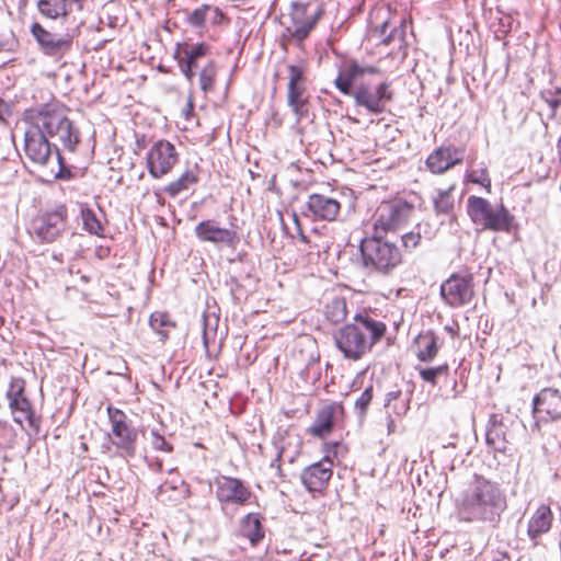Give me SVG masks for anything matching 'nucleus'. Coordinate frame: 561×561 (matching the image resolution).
Listing matches in <instances>:
<instances>
[{
	"mask_svg": "<svg viewBox=\"0 0 561 561\" xmlns=\"http://www.w3.org/2000/svg\"><path fill=\"white\" fill-rule=\"evenodd\" d=\"M421 379L432 386H436L437 379L443 376H447L449 373V366L444 363L435 367L417 368Z\"/></svg>",
	"mask_w": 561,
	"mask_h": 561,
	"instance_id": "nucleus-37",
	"label": "nucleus"
},
{
	"mask_svg": "<svg viewBox=\"0 0 561 561\" xmlns=\"http://www.w3.org/2000/svg\"><path fill=\"white\" fill-rule=\"evenodd\" d=\"M552 523V512L548 505H540L528 520V536L531 539L546 534L550 530Z\"/></svg>",
	"mask_w": 561,
	"mask_h": 561,
	"instance_id": "nucleus-28",
	"label": "nucleus"
},
{
	"mask_svg": "<svg viewBox=\"0 0 561 561\" xmlns=\"http://www.w3.org/2000/svg\"><path fill=\"white\" fill-rule=\"evenodd\" d=\"M362 69H363V76L365 75H373V73H377L378 72V68L374 67V66H362Z\"/></svg>",
	"mask_w": 561,
	"mask_h": 561,
	"instance_id": "nucleus-55",
	"label": "nucleus"
},
{
	"mask_svg": "<svg viewBox=\"0 0 561 561\" xmlns=\"http://www.w3.org/2000/svg\"><path fill=\"white\" fill-rule=\"evenodd\" d=\"M68 229V209L66 205H57L53 209L39 211L28 225V233L39 243L48 244L58 241Z\"/></svg>",
	"mask_w": 561,
	"mask_h": 561,
	"instance_id": "nucleus-6",
	"label": "nucleus"
},
{
	"mask_svg": "<svg viewBox=\"0 0 561 561\" xmlns=\"http://www.w3.org/2000/svg\"><path fill=\"white\" fill-rule=\"evenodd\" d=\"M445 330L448 331L451 335H456V331L451 327H445Z\"/></svg>",
	"mask_w": 561,
	"mask_h": 561,
	"instance_id": "nucleus-58",
	"label": "nucleus"
},
{
	"mask_svg": "<svg viewBox=\"0 0 561 561\" xmlns=\"http://www.w3.org/2000/svg\"><path fill=\"white\" fill-rule=\"evenodd\" d=\"M4 107L5 103L3 102V100L0 99V118H2Z\"/></svg>",
	"mask_w": 561,
	"mask_h": 561,
	"instance_id": "nucleus-57",
	"label": "nucleus"
},
{
	"mask_svg": "<svg viewBox=\"0 0 561 561\" xmlns=\"http://www.w3.org/2000/svg\"><path fill=\"white\" fill-rule=\"evenodd\" d=\"M216 75L217 69L215 62L208 61L199 73V87L205 93L214 89Z\"/></svg>",
	"mask_w": 561,
	"mask_h": 561,
	"instance_id": "nucleus-38",
	"label": "nucleus"
},
{
	"mask_svg": "<svg viewBox=\"0 0 561 561\" xmlns=\"http://www.w3.org/2000/svg\"><path fill=\"white\" fill-rule=\"evenodd\" d=\"M332 473L333 470L331 465L328 463V459H321L305 468L300 479L308 491L322 492L332 478Z\"/></svg>",
	"mask_w": 561,
	"mask_h": 561,
	"instance_id": "nucleus-21",
	"label": "nucleus"
},
{
	"mask_svg": "<svg viewBox=\"0 0 561 561\" xmlns=\"http://www.w3.org/2000/svg\"><path fill=\"white\" fill-rule=\"evenodd\" d=\"M277 448L276 458L271 462V467L275 468L280 476V459L287 460L289 463L296 461L301 453L304 445L302 437L291 427L283 432H278L277 437L274 439Z\"/></svg>",
	"mask_w": 561,
	"mask_h": 561,
	"instance_id": "nucleus-18",
	"label": "nucleus"
},
{
	"mask_svg": "<svg viewBox=\"0 0 561 561\" xmlns=\"http://www.w3.org/2000/svg\"><path fill=\"white\" fill-rule=\"evenodd\" d=\"M411 393L403 394L401 390L389 391L386 394L385 408L392 416L402 417L410 410Z\"/></svg>",
	"mask_w": 561,
	"mask_h": 561,
	"instance_id": "nucleus-30",
	"label": "nucleus"
},
{
	"mask_svg": "<svg viewBox=\"0 0 561 561\" xmlns=\"http://www.w3.org/2000/svg\"><path fill=\"white\" fill-rule=\"evenodd\" d=\"M345 453L346 448L341 443H327L324 444V456L322 459H328V463L331 465V469L333 470L335 461H339V457Z\"/></svg>",
	"mask_w": 561,
	"mask_h": 561,
	"instance_id": "nucleus-40",
	"label": "nucleus"
},
{
	"mask_svg": "<svg viewBox=\"0 0 561 561\" xmlns=\"http://www.w3.org/2000/svg\"><path fill=\"white\" fill-rule=\"evenodd\" d=\"M178 162L179 153L174 145L164 139L156 141L146 156V167L153 179L169 174Z\"/></svg>",
	"mask_w": 561,
	"mask_h": 561,
	"instance_id": "nucleus-13",
	"label": "nucleus"
},
{
	"mask_svg": "<svg viewBox=\"0 0 561 561\" xmlns=\"http://www.w3.org/2000/svg\"><path fill=\"white\" fill-rule=\"evenodd\" d=\"M535 425L540 422L561 420V392L554 388H543L533 398Z\"/></svg>",
	"mask_w": 561,
	"mask_h": 561,
	"instance_id": "nucleus-16",
	"label": "nucleus"
},
{
	"mask_svg": "<svg viewBox=\"0 0 561 561\" xmlns=\"http://www.w3.org/2000/svg\"><path fill=\"white\" fill-rule=\"evenodd\" d=\"M25 382L21 378L12 379L7 392L9 407L13 413L15 423L23 425L26 421L35 434L39 431V419L35 416L31 401L24 396Z\"/></svg>",
	"mask_w": 561,
	"mask_h": 561,
	"instance_id": "nucleus-12",
	"label": "nucleus"
},
{
	"mask_svg": "<svg viewBox=\"0 0 561 561\" xmlns=\"http://www.w3.org/2000/svg\"><path fill=\"white\" fill-rule=\"evenodd\" d=\"M215 496L225 515L232 516L239 507L248 505L253 493L242 480L229 476H219L214 480Z\"/></svg>",
	"mask_w": 561,
	"mask_h": 561,
	"instance_id": "nucleus-7",
	"label": "nucleus"
},
{
	"mask_svg": "<svg viewBox=\"0 0 561 561\" xmlns=\"http://www.w3.org/2000/svg\"><path fill=\"white\" fill-rule=\"evenodd\" d=\"M31 33L41 50L49 57L61 59L72 49L73 36L69 33L57 34L49 32L37 22L32 24Z\"/></svg>",
	"mask_w": 561,
	"mask_h": 561,
	"instance_id": "nucleus-14",
	"label": "nucleus"
},
{
	"mask_svg": "<svg viewBox=\"0 0 561 561\" xmlns=\"http://www.w3.org/2000/svg\"><path fill=\"white\" fill-rule=\"evenodd\" d=\"M257 513H249L240 520V530L252 546H256L264 538V530Z\"/></svg>",
	"mask_w": 561,
	"mask_h": 561,
	"instance_id": "nucleus-29",
	"label": "nucleus"
},
{
	"mask_svg": "<svg viewBox=\"0 0 561 561\" xmlns=\"http://www.w3.org/2000/svg\"><path fill=\"white\" fill-rule=\"evenodd\" d=\"M440 296L453 308L470 304L474 297L473 275L469 272L451 274L440 285Z\"/></svg>",
	"mask_w": 561,
	"mask_h": 561,
	"instance_id": "nucleus-10",
	"label": "nucleus"
},
{
	"mask_svg": "<svg viewBox=\"0 0 561 561\" xmlns=\"http://www.w3.org/2000/svg\"><path fill=\"white\" fill-rule=\"evenodd\" d=\"M294 219H295V222L299 226V220H298V217L296 214H294Z\"/></svg>",
	"mask_w": 561,
	"mask_h": 561,
	"instance_id": "nucleus-59",
	"label": "nucleus"
},
{
	"mask_svg": "<svg viewBox=\"0 0 561 561\" xmlns=\"http://www.w3.org/2000/svg\"><path fill=\"white\" fill-rule=\"evenodd\" d=\"M194 232L201 242H209L217 247L234 248L239 242L236 230L220 227L218 221L214 219L198 222L194 228Z\"/></svg>",
	"mask_w": 561,
	"mask_h": 561,
	"instance_id": "nucleus-17",
	"label": "nucleus"
},
{
	"mask_svg": "<svg viewBox=\"0 0 561 561\" xmlns=\"http://www.w3.org/2000/svg\"><path fill=\"white\" fill-rule=\"evenodd\" d=\"M148 466L154 472H161L163 470L162 460H160V459H157L154 461L148 460Z\"/></svg>",
	"mask_w": 561,
	"mask_h": 561,
	"instance_id": "nucleus-54",
	"label": "nucleus"
},
{
	"mask_svg": "<svg viewBox=\"0 0 561 561\" xmlns=\"http://www.w3.org/2000/svg\"><path fill=\"white\" fill-rule=\"evenodd\" d=\"M111 423L110 438L124 458H133L136 455L138 439L137 430L131 426L127 415L119 409L107 408Z\"/></svg>",
	"mask_w": 561,
	"mask_h": 561,
	"instance_id": "nucleus-9",
	"label": "nucleus"
},
{
	"mask_svg": "<svg viewBox=\"0 0 561 561\" xmlns=\"http://www.w3.org/2000/svg\"><path fill=\"white\" fill-rule=\"evenodd\" d=\"M507 510L505 491L500 483L476 474L456 500V517L461 523L497 528Z\"/></svg>",
	"mask_w": 561,
	"mask_h": 561,
	"instance_id": "nucleus-2",
	"label": "nucleus"
},
{
	"mask_svg": "<svg viewBox=\"0 0 561 561\" xmlns=\"http://www.w3.org/2000/svg\"><path fill=\"white\" fill-rule=\"evenodd\" d=\"M64 2H66L68 4V9L73 12V11H82L83 9V3L85 0H62Z\"/></svg>",
	"mask_w": 561,
	"mask_h": 561,
	"instance_id": "nucleus-52",
	"label": "nucleus"
},
{
	"mask_svg": "<svg viewBox=\"0 0 561 561\" xmlns=\"http://www.w3.org/2000/svg\"><path fill=\"white\" fill-rule=\"evenodd\" d=\"M308 3L294 1L288 13L289 24L285 26L286 34L297 43L304 42L317 25L322 11L309 12Z\"/></svg>",
	"mask_w": 561,
	"mask_h": 561,
	"instance_id": "nucleus-11",
	"label": "nucleus"
},
{
	"mask_svg": "<svg viewBox=\"0 0 561 561\" xmlns=\"http://www.w3.org/2000/svg\"><path fill=\"white\" fill-rule=\"evenodd\" d=\"M467 213L472 222L483 230L510 233L515 221L503 204L493 206L488 199L474 195L468 197Z\"/></svg>",
	"mask_w": 561,
	"mask_h": 561,
	"instance_id": "nucleus-5",
	"label": "nucleus"
},
{
	"mask_svg": "<svg viewBox=\"0 0 561 561\" xmlns=\"http://www.w3.org/2000/svg\"><path fill=\"white\" fill-rule=\"evenodd\" d=\"M358 252V263L368 274L390 275L403 262L399 247L375 232L362 239Z\"/></svg>",
	"mask_w": 561,
	"mask_h": 561,
	"instance_id": "nucleus-4",
	"label": "nucleus"
},
{
	"mask_svg": "<svg viewBox=\"0 0 561 561\" xmlns=\"http://www.w3.org/2000/svg\"><path fill=\"white\" fill-rule=\"evenodd\" d=\"M373 400V386L367 387L355 401V410L359 417H364Z\"/></svg>",
	"mask_w": 561,
	"mask_h": 561,
	"instance_id": "nucleus-42",
	"label": "nucleus"
},
{
	"mask_svg": "<svg viewBox=\"0 0 561 561\" xmlns=\"http://www.w3.org/2000/svg\"><path fill=\"white\" fill-rule=\"evenodd\" d=\"M455 185L449 186L447 190H437L436 196L433 199L434 209L437 215H448L454 209V198L451 192Z\"/></svg>",
	"mask_w": 561,
	"mask_h": 561,
	"instance_id": "nucleus-35",
	"label": "nucleus"
},
{
	"mask_svg": "<svg viewBox=\"0 0 561 561\" xmlns=\"http://www.w3.org/2000/svg\"><path fill=\"white\" fill-rule=\"evenodd\" d=\"M465 150L454 145L440 146L432 151L425 161L433 174H443L463 161Z\"/></svg>",
	"mask_w": 561,
	"mask_h": 561,
	"instance_id": "nucleus-19",
	"label": "nucleus"
},
{
	"mask_svg": "<svg viewBox=\"0 0 561 561\" xmlns=\"http://www.w3.org/2000/svg\"><path fill=\"white\" fill-rule=\"evenodd\" d=\"M181 54L183 56L180 57L179 60H182L183 64H185L186 66L194 67V68L197 67V60L198 59H195L192 55H190L188 53H186L183 49H182Z\"/></svg>",
	"mask_w": 561,
	"mask_h": 561,
	"instance_id": "nucleus-50",
	"label": "nucleus"
},
{
	"mask_svg": "<svg viewBox=\"0 0 561 561\" xmlns=\"http://www.w3.org/2000/svg\"><path fill=\"white\" fill-rule=\"evenodd\" d=\"M14 430L13 427L5 421H0V446L5 447L13 443L14 440Z\"/></svg>",
	"mask_w": 561,
	"mask_h": 561,
	"instance_id": "nucleus-45",
	"label": "nucleus"
},
{
	"mask_svg": "<svg viewBox=\"0 0 561 561\" xmlns=\"http://www.w3.org/2000/svg\"><path fill=\"white\" fill-rule=\"evenodd\" d=\"M56 152H57L58 162H59L60 167H62L64 165L62 157L60 156L59 149L57 147H56Z\"/></svg>",
	"mask_w": 561,
	"mask_h": 561,
	"instance_id": "nucleus-56",
	"label": "nucleus"
},
{
	"mask_svg": "<svg viewBox=\"0 0 561 561\" xmlns=\"http://www.w3.org/2000/svg\"><path fill=\"white\" fill-rule=\"evenodd\" d=\"M414 213V206L403 199L383 202L377 208L373 232L387 236L404 227Z\"/></svg>",
	"mask_w": 561,
	"mask_h": 561,
	"instance_id": "nucleus-8",
	"label": "nucleus"
},
{
	"mask_svg": "<svg viewBox=\"0 0 561 561\" xmlns=\"http://www.w3.org/2000/svg\"><path fill=\"white\" fill-rule=\"evenodd\" d=\"M362 77V65H359L356 60L351 59L342 65L339 75L334 80V84L341 93L344 95H351L355 90L353 89L354 81Z\"/></svg>",
	"mask_w": 561,
	"mask_h": 561,
	"instance_id": "nucleus-23",
	"label": "nucleus"
},
{
	"mask_svg": "<svg viewBox=\"0 0 561 561\" xmlns=\"http://www.w3.org/2000/svg\"><path fill=\"white\" fill-rule=\"evenodd\" d=\"M309 99L310 94L307 87H287V105L296 116L297 122L308 116Z\"/></svg>",
	"mask_w": 561,
	"mask_h": 561,
	"instance_id": "nucleus-25",
	"label": "nucleus"
},
{
	"mask_svg": "<svg viewBox=\"0 0 561 561\" xmlns=\"http://www.w3.org/2000/svg\"><path fill=\"white\" fill-rule=\"evenodd\" d=\"M210 9L209 5H202L201 8L195 9L190 15H188V23L194 27H203L205 25L206 21V13Z\"/></svg>",
	"mask_w": 561,
	"mask_h": 561,
	"instance_id": "nucleus-43",
	"label": "nucleus"
},
{
	"mask_svg": "<svg viewBox=\"0 0 561 561\" xmlns=\"http://www.w3.org/2000/svg\"><path fill=\"white\" fill-rule=\"evenodd\" d=\"M183 50L192 55L195 59H199L207 54L208 45L205 43H198L192 46H187Z\"/></svg>",
	"mask_w": 561,
	"mask_h": 561,
	"instance_id": "nucleus-49",
	"label": "nucleus"
},
{
	"mask_svg": "<svg viewBox=\"0 0 561 561\" xmlns=\"http://www.w3.org/2000/svg\"><path fill=\"white\" fill-rule=\"evenodd\" d=\"M373 36H377L383 45L394 44L399 49L404 48L405 37L402 22L399 26H392L389 21H383L381 25L373 30Z\"/></svg>",
	"mask_w": 561,
	"mask_h": 561,
	"instance_id": "nucleus-26",
	"label": "nucleus"
},
{
	"mask_svg": "<svg viewBox=\"0 0 561 561\" xmlns=\"http://www.w3.org/2000/svg\"><path fill=\"white\" fill-rule=\"evenodd\" d=\"M25 121L28 128L25 130L24 149L34 163H47L53 147L48 138H57L65 149L76 151L80 141L79 131L61 111L44 105L26 111Z\"/></svg>",
	"mask_w": 561,
	"mask_h": 561,
	"instance_id": "nucleus-1",
	"label": "nucleus"
},
{
	"mask_svg": "<svg viewBox=\"0 0 561 561\" xmlns=\"http://www.w3.org/2000/svg\"><path fill=\"white\" fill-rule=\"evenodd\" d=\"M325 318L332 323L342 322L347 316V302L344 297H334L325 306Z\"/></svg>",
	"mask_w": 561,
	"mask_h": 561,
	"instance_id": "nucleus-34",
	"label": "nucleus"
},
{
	"mask_svg": "<svg viewBox=\"0 0 561 561\" xmlns=\"http://www.w3.org/2000/svg\"><path fill=\"white\" fill-rule=\"evenodd\" d=\"M386 420H387V433L388 435L393 434L397 431V424L394 421V417L391 415V412H386Z\"/></svg>",
	"mask_w": 561,
	"mask_h": 561,
	"instance_id": "nucleus-53",
	"label": "nucleus"
},
{
	"mask_svg": "<svg viewBox=\"0 0 561 561\" xmlns=\"http://www.w3.org/2000/svg\"><path fill=\"white\" fill-rule=\"evenodd\" d=\"M468 179L470 182L480 184L486 187L488 190H490L491 187V179L489 178L486 169H481L480 171H472L468 175Z\"/></svg>",
	"mask_w": 561,
	"mask_h": 561,
	"instance_id": "nucleus-46",
	"label": "nucleus"
},
{
	"mask_svg": "<svg viewBox=\"0 0 561 561\" xmlns=\"http://www.w3.org/2000/svg\"><path fill=\"white\" fill-rule=\"evenodd\" d=\"M287 87H307L306 69L301 65H288Z\"/></svg>",
	"mask_w": 561,
	"mask_h": 561,
	"instance_id": "nucleus-39",
	"label": "nucleus"
},
{
	"mask_svg": "<svg viewBox=\"0 0 561 561\" xmlns=\"http://www.w3.org/2000/svg\"><path fill=\"white\" fill-rule=\"evenodd\" d=\"M414 229L416 232H420L421 240H432L436 234V230L427 221L416 224Z\"/></svg>",
	"mask_w": 561,
	"mask_h": 561,
	"instance_id": "nucleus-48",
	"label": "nucleus"
},
{
	"mask_svg": "<svg viewBox=\"0 0 561 561\" xmlns=\"http://www.w3.org/2000/svg\"><path fill=\"white\" fill-rule=\"evenodd\" d=\"M149 324L162 342L169 339L170 332L175 328V322L171 320L170 316L159 311L151 313Z\"/></svg>",
	"mask_w": 561,
	"mask_h": 561,
	"instance_id": "nucleus-32",
	"label": "nucleus"
},
{
	"mask_svg": "<svg viewBox=\"0 0 561 561\" xmlns=\"http://www.w3.org/2000/svg\"><path fill=\"white\" fill-rule=\"evenodd\" d=\"M506 432L507 426L503 423V420L492 414L485 433L486 445L494 451L505 453L508 443Z\"/></svg>",
	"mask_w": 561,
	"mask_h": 561,
	"instance_id": "nucleus-24",
	"label": "nucleus"
},
{
	"mask_svg": "<svg viewBox=\"0 0 561 561\" xmlns=\"http://www.w3.org/2000/svg\"><path fill=\"white\" fill-rule=\"evenodd\" d=\"M421 241L420 232H416L414 228L401 236L402 247L407 251H412L417 248L421 244Z\"/></svg>",
	"mask_w": 561,
	"mask_h": 561,
	"instance_id": "nucleus-44",
	"label": "nucleus"
},
{
	"mask_svg": "<svg viewBox=\"0 0 561 561\" xmlns=\"http://www.w3.org/2000/svg\"><path fill=\"white\" fill-rule=\"evenodd\" d=\"M307 209L310 215L320 220L332 221L341 210L337 199L324 194H311L307 201Z\"/></svg>",
	"mask_w": 561,
	"mask_h": 561,
	"instance_id": "nucleus-22",
	"label": "nucleus"
},
{
	"mask_svg": "<svg viewBox=\"0 0 561 561\" xmlns=\"http://www.w3.org/2000/svg\"><path fill=\"white\" fill-rule=\"evenodd\" d=\"M541 99L549 105L552 116L561 107V88L548 89L541 92Z\"/></svg>",
	"mask_w": 561,
	"mask_h": 561,
	"instance_id": "nucleus-41",
	"label": "nucleus"
},
{
	"mask_svg": "<svg viewBox=\"0 0 561 561\" xmlns=\"http://www.w3.org/2000/svg\"><path fill=\"white\" fill-rule=\"evenodd\" d=\"M390 87L389 81H383L376 87L375 91H371L369 87L359 84L350 96H353L357 106L365 107L369 113L378 115L383 113L386 104L392 101L393 93Z\"/></svg>",
	"mask_w": 561,
	"mask_h": 561,
	"instance_id": "nucleus-15",
	"label": "nucleus"
},
{
	"mask_svg": "<svg viewBox=\"0 0 561 561\" xmlns=\"http://www.w3.org/2000/svg\"><path fill=\"white\" fill-rule=\"evenodd\" d=\"M198 176L195 172L187 170L179 179L170 182L164 188V193L171 197L178 196L181 192L190 188L191 185L197 183Z\"/></svg>",
	"mask_w": 561,
	"mask_h": 561,
	"instance_id": "nucleus-33",
	"label": "nucleus"
},
{
	"mask_svg": "<svg viewBox=\"0 0 561 561\" xmlns=\"http://www.w3.org/2000/svg\"><path fill=\"white\" fill-rule=\"evenodd\" d=\"M215 12H216V14H217V15H219L220 18L222 16V14L220 13L219 9H217V8H216V9H215Z\"/></svg>",
	"mask_w": 561,
	"mask_h": 561,
	"instance_id": "nucleus-60",
	"label": "nucleus"
},
{
	"mask_svg": "<svg viewBox=\"0 0 561 561\" xmlns=\"http://www.w3.org/2000/svg\"><path fill=\"white\" fill-rule=\"evenodd\" d=\"M344 408L341 403L332 402L319 409L313 423L307 432L312 436L323 438L331 434L335 423L343 417Z\"/></svg>",
	"mask_w": 561,
	"mask_h": 561,
	"instance_id": "nucleus-20",
	"label": "nucleus"
},
{
	"mask_svg": "<svg viewBox=\"0 0 561 561\" xmlns=\"http://www.w3.org/2000/svg\"><path fill=\"white\" fill-rule=\"evenodd\" d=\"M151 445L156 450H161L165 453H172L173 447L169 444L163 436H161L158 432H151Z\"/></svg>",
	"mask_w": 561,
	"mask_h": 561,
	"instance_id": "nucleus-47",
	"label": "nucleus"
},
{
	"mask_svg": "<svg viewBox=\"0 0 561 561\" xmlns=\"http://www.w3.org/2000/svg\"><path fill=\"white\" fill-rule=\"evenodd\" d=\"M81 219L83 229L91 234L102 236L104 228L98 219L94 210L89 207H81Z\"/></svg>",
	"mask_w": 561,
	"mask_h": 561,
	"instance_id": "nucleus-36",
	"label": "nucleus"
},
{
	"mask_svg": "<svg viewBox=\"0 0 561 561\" xmlns=\"http://www.w3.org/2000/svg\"><path fill=\"white\" fill-rule=\"evenodd\" d=\"M37 9L49 20H66L72 13L62 0H38Z\"/></svg>",
	"mask_w": 561,
	"mask_h": 561,
	"instance_id": "nucleus-31",
	"label": "nucleus"
},
{
	"mask_svg": "<svg viewBox=\"0 0 561 561\" xmlns=\"http://www.w3.org/2000/svg\"><path fill=\"white\" fill-rule=\"evenodd\" d=\"M437 341L438 337L433 331L421 332L414 341L417 359L424 363L432 362L438 354Z\"/></svg>",
	"mask_w": 561,
	"mask_h": 561,
	"instance_id": "nucleus-27",
	"label": "nucleus"
},
{
	"mask_svg": "<svg viewBox=\"0 0 561 561\" xmlns=\"http://www.w3.org/2000/svg\"><path fill=\"white\" fill-rule=\"evenodd\" d=\"M386 324L364 310L353 317V322L340 328L334 342L344 358L359 360L386 333Z\"/></svg>",
	"mask_w": 561,
	"mask_h": 561,
	"instance_id": "nucleus-3",
	"label": "nucleus"
},
{
	"mask_svg": "<svg viewBox=\"0 0 561 561\" xmlns=\"http://www.w3.org/2000/svg\"><path fill=\"white\" fill-rule=\"evenodd\" d=\"M179 66L181 68V71L182 73L185 76V78L188 80V81H192L194 76H195V72H194V67H190V66H186L185 64H183L182 60H179Z\"/></svg>",
	"mask_w": 561,
	"mask_h": 561,
	"instance_id": "nucleus-51",
	"label": "nucleus"
}]
</instances>
